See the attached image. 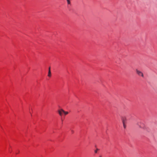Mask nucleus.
I'll return each mask as SVG.
<instances>
[{"mask_svg":"<svg viewBox=\"0 0 157 157\" xmlns=\"http://www.w3.org/2000/svg\"><path fill=\"white\" fill-rule=\"evenodd\" d=\"M67 2V3L68 5H71V2L70 1V0H66Z\"/></svg>","mask_w":157,"mask_h":157,"instance_id":"nucleus-6","label":"nucleus"},{"mask_svg":"<svg viewBox=\"0 0 157 157\" xmlns=\"http://www.w3.org/2000/svg\"><path fill=\"white\" fill-rule=\"evenodd\" d=\"M71 131H72V132L73 133V131L72 130Z\"/></svg>","mask_w":157,"mask_h":157,"instance_id":"nucleus-12","label":"nucleus"},{"mask_svg":"<svg viewBox=\"0 0 157 157\" xmlns=\"http://www.w3.org/2000/svg\"><path fill=\"white\" fill-rule=\"evenodd\" d=\"M136 124L140 128H143L144 126V124L141 121L137 122Z\"/></svg>","mask_w":157,"mask_h":157,"instance_id":"nucleus-2","label":"nucleus"},{"mask_svg":"<svg viewBox=\"0 0 157 157\" xmlns=\"http://www.w3.org/2000/svg\"><path fill=\"white\" fill-rule=\"evenodd\" d=\"M48 77H50L51 76V71H48Z\"/></svg>","mask_w":157,"mask_h":157,"instance_id":"nucleus-5","label":"nucleus"},{"mask_svg":"<svg viewBox=\"0 0 157 157\" xmlns=\"http://www.w3.org/2000/svg\"><path fill=\"white\" fill-rule=\"evenodd\" d=\"M136 73L139 76H141L142 77H144V75L143 73L140 71L138 70V69L136 70Z\"/></svg>","mask_w":157,"mask_h":157,"instance_id":"nucleus-1","label":"nucleus"},{"mask_svg":"<svg viewBox=\"0 0 157 157\" xmlns=\"http://www.w3.org/2000/svg\"><path fill=\"white\" fill-rule=\"evenodd\" d=\"M61 111H62L63 112L64 114L65 115H66L68 113V112L65 111L63 110H62Z\"/></svg>","mask_w":157,"mask_h":157,"instance_id":"nucleus-4","label":"nucleus"},{"mask_svg":"<svg viewBox=\"0 0 157 157\" xmlns=\"http://www.w3.org/2000/svg\"><path fill=\"white\" fill-rule=\"evenodd\" d=\"M126 121V119H123V120H122V123H123H123H124V124H125V122Z\"/></svg>","mask_w":157,"mask_h":157,"instance_id":"nucleus-7","label":"nucleus"},{"mask_svg":"<svg viewBox=\"0 0 157 157\" xmlns=\"http://www.w3.org/2000/svg\"><path fill=\"white\" fill-rule=\"evenodd\" d=\"M19 152V151H18V153H16V154H17Z\"/></svg>","mask_w":157,"mask_h":157,"instance_id":"nucleus-11","label":"nucleus"},{"mask_svg":"<svg viewBox=\"0 0 157 157\" xmlns=\"http://www.w3.org/2000/svg\"><path fill=\"white\" fill-rule=\"evenodd\" d=\"M99 149H97L96 150H95L94 151V152L95 153H97V152H98V150Z\"/></svg>","mask_w":157,"mask_h":157,"instance_id":"nucleus-9","label":"nucleus"},{"mask_svg":"<svg viewBox=\"0 0 157 157\" xmlns=\"http://www.w3.org/2000/svg\"><path fill=\"white\" fill-rule=\"evenodd\" d=\"M62 110H63V109H61L58 111V113H59V115L60 116H62L63 114L62 113L63 112L62 111H61Z\"/></svg>","mask_w":157,"mask_h":157,"instance_id":"nucleus-3","label":"nucleus"},{"mask_svg":"<svg viewBox=\"0 0 157 157\" xmlns=\"http://www.w3.org/2000/svg\"><path fill=\"white\" fill-rule=\"evenodd\" d=\"M123 126L124 128H126V125L125 124H124V123H123Z\"/></svg>","mask_w":157,"mask_h":157,"instance_id":"nucleus-8","label":"nucleus"},{"mask_svg":"<svg viewBox=\"0 0 157 157\" xmlns=\"http://www.w3.org/2000/svg\"><path fill=\"white\" fill-rule=\"evenodd\" d=\"M99 157H101V156H100Z\"/></svg>","mask_w":157,"mask_h":157,"instance_id":"nucleus-13","label":"nucleus"},{"mask_svg":"<svg viewBox=\"0 0 157 157\" xmlns=\"http://www.w3.org/2000/svg\"><path fill=\"white\" fill-rule=\"evenodd\" d=\"M48 71H51V70H50V67H49V69H48Z\"/></svg>","mask_w":157,"mask_h":157,"instance_id":"nucleus-10","label":"nucleus"}]
</instances>
